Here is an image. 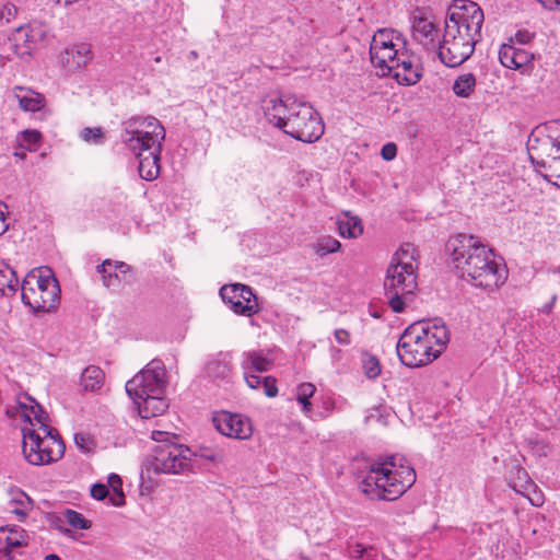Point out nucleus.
<instances>
[{"mask_svg":"<svg viewBox=\"0 0 560 560\" xmlns=\"http://www.w3.org/2000/svg\"><path fill=\"white\" fill-rule=\"evenodd\" d=\"M446 246L457 272L474 285L493 289L505 282L506 269L480 237L457 234L448 240Z\"/></svg>","mask_w":560,"mask_h":560,"instance_id":"f257e3e1","label":"nucleus"},{"mask_svg":"<svg viewBox=\"0 0 560 560\" xmlns=\"http://www.w3.org/2000/svg\"><path fill=\"white\" fill-rule=\"evenodd\" d=\"M267 121L285 135L306 143L316 142L325 131L318 112L294 95L270 96L262 103Z\"/></svg>","mask_w":560,"mask_h":560,"instance_id":"f03ea898","label":"nucleus"},{"mask_svg":"<svg viewBox=\"0 0 560 560\" xmlns=\"http://www.w3.org/2000/svg\"><path fill=\"white\" fill-rule=\"evenodd\" d=\"M416 481V471L401 455L380 457L370 464L360 490L372 500L394 501Z\"/></svg>","mask_w":560,"mask_h":560,"instance_id":"7ed1b4c3","label":"nucleus"},{"mask_svg":"<svg viewBox=\"0 0 560 560\" xmlns=\"http://www.w3.org/2000/svg\"><path fill=\"white\" fill-rule=\"evenodd\" d=\"M448 341V330L441 319L413 323L400 336L397 354L406 366H423L438 359Z\"/></svg>","mask_w":560,"mask_h":560,"instance_id":"20e7f679","label":"nucleus"},{"mask_svg":"<svg viewBox=\"0 0 560 560\" xmlns=\"http://www.w3.org/2000/svg\"><path fill=\"white\" fill-rule=\"evenodd\" d=\"M166 371L160 360H153L126 384L128 396L138 407L141 418L149 419L164 413L168 402L164 397Z\"/></svg>","mask_w":560,"mask_h":560,"instance_id":"39448f33","label":"nucleus"},{"mask_svg":"<svg viewBox=\"0 0 560 560\" xmlns=\"http://www.w3.org/2000/svg\"><path fill=\"white\" fill-rule=\"evenodd\" d=\"M416 247L410 243L402 244L393 255L384 280L385 295L395 313L405 310L417 289Z\"/></svg>","mask_w":560,"mask_h":560,"instance_id":"423d86ee","label":"nucleus"},{"mask_svg":"<svg viewBox=\"0 0 560 560\" xmlns=\"http://www.w3.org/2000/svg\"><path fill=\"white\" fill-rule=\"evenodd\" d=\"M175 434L153 430L151 439L158 443L150 462L152 469L159 474L180 475L192 472L195 453L186 445L174 442Z\"/></svg>","mask_w":560,"mask_h":560,"instance_id":"0eeeda50","label":"nucleus"},{"mask_svg":"<svg viewBox=\"0 0 560 560\" xmlns=\"http://www.w3.org/2000/svg\"><path fill=\"white\" fill-rule=\"evenodd\" d=\"M24 305L33 312H50L60 300V287L52 270L39 267L31 270L21 284Z\"/></svg>","mask_w":560,"mask_h":560,"instance_id":"6e6552de","label":"nucleus"},{"mask_svg":"<svg viewBox=\"0 0 560 560\" xmlns=\"http://www.w3.org/2000/svg\"><path fill=\"white\" fill-rule=\"evenodd\" d=\"M22 450L26 462L34 466L49 465L58 462L65 454V444L54 428L37 430L22 428Z\"/></svg>","mask_w":560,"mask_h":560,"instance_id":"1a4fd4ad","label":"nucleus"},{"mask_svg":"<svg viewBox=\"0 0 560 560\" xmlns=\"http://www.w3.org/2000/svg\"><path fill=\"white\" fill-rule=\"evenodd\" d=\"M165 129L153 116L131 117L124 122L121 141L135 155L141 151H162Z\"/></svg>","mask_w":560,"mask_h":560,"instance_id":"9d476101","label":"nucleus"},{"mask_svg":"<svg viewBox=\"0 0 560 560\" xmlns=\"http://www.w3.org/2000/svg\"><path fill=\"white\" fill-rule=\"evenodd\" d=\"M404 50L405 39L398 32L389 28L378 30L370 45L371 62L377 69V74L389 75L393 65H398L399 56Z\"/></svg>","mask_w":560,"mask_h":560,"instance_id":"9b49d317","label":"nucleus"},{"mask_svg":"<svg viewBox=\"0 0 560 560\" xmlns=\"http://www.w3.org/2000/svg\"><path fill=\"white\" fill-rule=\"evenodd\" d=\"M483 21V11L476 2L455 0L448 8L445 27L479 42Z\"/></svg>","mask_w":560,"mask_h":560,"instance_id":"f8f14e48","label":"nucleus"},{"mask_svg":"<svg viewBox=\"0 0 560 560\" xmlns=\"http://www.w3.org/2000/svg\"><path fill=\"white\" fill-rule=\"evenodd\" d=\"M546 129V136L530 140L529 150L540 158L547 176L560 187V120L550 121Z\"/></svg>","mask_w":560,"mask_h":560,"instance_id":"ddd939ff","label":"nucleus"},{"mask_svg":"<svg viewBox=\"0 0 560 560\" xmlns=\"http://www.w3.org/2000/svg\"><path fill=\"white\" fill-rule=\"evenodd\" d=\"M477 43L467 35L456 34L453 30L445 27L443 39L439 43V58L450 68L458 67L470 58Z\"/></svg>","mask_w":560,"mask_h":560,"instance_id":"4468645a","label":"nucleus"},{"mask_svg":"<svg viewBox=\"0 0 560 560\" xmlns=\"http://www.w3.org/2000/svg\"><path fill=\"white\" fill-rule=\"evenodd\" d=\"M220 295L236 314L252 316L259 311L257 298L248 285L242 283L223 285L220 289Z\"/></svg>","mask_w":560,"mask_h":560,"instance_id":"2eb2a0df","label":"nucleus"},{"mask_svg":"<svg viewBox=\"0 0 560 560\" xmlns=\"http://www.w3.org/2000/svg\"><path fill=\"white\" fill-rule=\"evenodd\" d=\"M217 430L231 439L248 440L253 434V425L249 418L241 413L221 411L213 417Z\"/></svg>","mask_w":560,"mask_h":560,"instance_id":"dca6fc26","label":"nucleus"},{"mask_svg":"<svg viewBox=\"0 0 560 560\" xmlns=\"http://www.w3.org/2000/svg\"><path fill=\"white\" fill-rule=\"evenodd\" d=\"M499 60L505 68L529 73L533 69L534 55L513 44H503L499 50Z\"/></svg>","mask_w":560,"mask_h":560,"instance_id":"f3484780","label":"nucleus"},{"mask_svg":"<svg viewBox=\"0 0 560 560\" xmlns=\"http://www.w3.org/2000/svg\"><path fill=\"white\" fill-rule=\"evenodd\" d=\"M18 405L21 417L28 423L25 427L43 430L48 425V415L42 406L31 396L24 394L19 396Z\"/></svg>","mask_w":560,"mask_h":560,"instance_id":"a211bd4d","label":"nucleus"},{"mask_svg":"<svg viewBox=\"0 0 560 560\" xmlns=\"http://www.w3.org/2000/svg\"><path fill=\"white\" fill-rule=\"evenodd\" d=\"M43 35L44 33L39 25L19 27L11 38L12 49L21 58L30 56Z\"/></svg>","mask_w":560,"mask_h":560,"instance_id":"6ab92c4d","label":"nucleus"},{"mask_svg":"<svg viewBox=\"0 0 560 560\" xmlns=\"http://www.w3.org/2000/svg\"><path fill=\"white\" fill-rule=\"evenodd\" d=\"M10 97L18 103L19 108L24 113L40 112L47 104L44 94L27 86H13L10 91Z\"/></svg>","mask_w":560,"mask_h":560,"instance_id":"aec40b11","label":"nucleus"},{"mask_svg":"<svg viewBox=\"0 0 560 560\" xmlns=\"http://www.w3.org/2000/svg\"><path fill=\"white\" fill-rule=\"evenodd\" d=\"M398 65H393V75L401 84H416L421 78V69L415 56L410 55L406 49L399 56Z\"/></svg>","mask_w":560,"mask_h":560,"instance_id":"412c9836","label":"nucleus"},{"mask_svg":"<svg viewBox=\"0 0 560 560\" xmlns=\"http://www.w3.org/2000/svg\"><path fill=\"white\" fill-rule=\"evenodd\" d=\"M412 37L425 49H435L439 38L436 25L428 18H415L412 22Z\"/></svg>","mask_w":560,"mask_h":560,"instance_id":"4be33fe9","label":"nucleus"},{"mask_svg":"<svg viewBox=\"0 0 560 560\" xmlns=\"http://www.w3.org/2000/svg\"><path fill=\"white\" fill-rule=\"evenodd\" d=\"M30 536L18 525L0 526V552L7 556L19 547L27 546Z\"/></svg>","mask_w":560,"mask_h":560,"instance_id":"5701e85b","label":"nucleus"},{"mask_svg":"<svg viewBox=\"0 0 560 560\" xmlns=\"http://www.w3.org/2000/svg\"><path fill=\"white\" fill-rule=\"evenodd\" d=\"M509 483L515 492L526 497L533 505L542 504L541 493L536 491V486L525 469L517 467L516 478L510 479Z\"/></svg>","mask_w":560,"mask_h":560,"instance_id":"b1692460","label":"nucleus"},{"mask_svg":"<svg viewBox=\"0 0 560 560\" xmlns=\"http://www.w3.org/2000/svg\"><path fill=\"white\" fill-rule=\"evenodd\" d=\"M98 273L102 275L103 284L106 288L115 289L119 287L129 271V266L121 261L104 260L97 266Z\"/></svg>","mask_w":560,"mask_h":560,"instance_id":"393cba45","label":"nucleus"},{"mask_svg":"<svg viewBox=\"0 0 560 560\" xmlns=\"http://www.w3.org/2000/svg\"><path fill=\"white\" fill-rule=\"evenodd\" d=\"M91 59V48L88 44L74 45L61 56V62L68 71H75L85 67Z\"/></svg>","mask_w":560,"mask_h":560,"instance_id":"a878e982","label":"nucleus"},{"mask_svg":"<svg viewBox=\"0 0 560 560\" xmlns=\"http://www.w3.org/2000/svg\"><path fill=\"white\" fill-rule=\"evenodd\" d=\"M273 365L272 359L261 350L246 351L242 354L241 366L243 371L264 373Z\"/></svg>","mask_w":560,"mask_h":560,"instance_id":"bb28decb","label":"nucleus"},{"mask_svg":"<svg viewBox=\"0 0 560 560\" xmlns=\"http://www.w3.org/2000/svg\"><path fill=\"white\" fill-rule=\"evenodd\" d=\"M205 370L207 375L212 378L229 377L232 373V354L219 352L208 360Z\"/></svg>","mask_w":560,"mask_h":560,"instance_id":"cd10ccee","label":"nucleus"},{"mask_svg":"<svg viewBox=\"0 0 560 560\" xmlns=\"http://www.w3.org/2000/svg\"><path fill=\"white\" fill-rule=\"evenodd\" d=\"M139 160V175L145 180H154L160 174L161 151H141V155H136Z\"/></svg>","mask_w":560,"mask_h":560,"instance_id":"c85d7f7f","label":"nucleus"},{"mask_svg":"<svg viewBox=\"0 0 560 560\" xmlns=\"http://www.w3.org/2000/svg\"><path fill=\"white\" fill-rule=\"evenodd\" d=\"M337 225L340 236L345 238H358L363 234L362 220L351 212H343L337 217Z\"/></svg>","mask_w":560,"mask_h":560,"instance_id":"c756f323","label":"nucleus"},{"mask_svg":"<svg viewBox=\"0 0 560 560\" xmlns=\"http://www.w3.org/2000/svg\"><path fill=\"white\" fill-rule=\"evenodd\" d=\"M10 497V503L12 504L10 511L20 520L25 518L33 506L31 498L20 489L12 490Z\"/></svg>","mask_w":560,"mask_h":560,"instance_id":"7c9ffc66","label":"nucleus"},{"mask_svg":"<svg viewBox=\"0 0 560 560\" xmlns=\"http://www.w3.org/2000/svg\"><path fill=\"white\" fill-rule=\"evenodd\" d=\"M19 280L15 271L5 264L0 262V295H11L16 292Z\"/></svg>","mask_w":560,"mask_h":560,"instance_id":"2f4dec72","label":"nucleus"},{"mask_svg":"<svg viewBox=\"0 0 560 560\" xmlns=\"http://www.w3.org/2000/svg\"><path fill=\"white\" fill-rule=\"evenodd\" d=\"M103 382L104 373L98 366L90 365L85 368L81 374V385L84 390H98L103 385Z\"/></svg>","mask_w":560,"mask_h":560,"instance_id":"473e14b6","label":"nucleus"},{"mask_svg":"<svg viewBox=\"0 0 560 560\" xmlns=\"http://www.w3.org/2000/svg\"><path fill=\"white\" fill-rule=\"evenodd\" d=\"M476 77L472 73L458 75L452 86L454 94L462 98L470 97L476 89Z\"/></svg>","mask_w":560,"mask_h":560,"instance_id":"72a5a7b5","label":"nucleus"},{"mask_svg":"<svg viewBox=\"0 0 560 560\" xmlns=\"http://www.w3.org/2000/svg\"><path fill=\"white\" fill-rule=\"evenodd\" d=\"M316 387L313 383H301L296 387L295 398L301 405L302 411L305 416L311 417L313 404L311 398L314 396Z\"/></svg>","mask_w":560,"mask_h":560,"instance_id":"f704fd0d","label":"nucleus"},{"mask_svg":"<svg viewBox=\"0 0 560 560\" xmlns=\"http://www.w3.org/2000/svg\"><path fill=\"white\" fill-rule=\"evenodd\" d=\"M42 140V133L36 129H26L18 133L19 147L26 151H36Z\"/></svg>","mask_w":560,"mask_h":560,"instance_id":"c9c22d12","label":"nucleus"},{"mask_svg":"<svg viewBox=\"0 0 560 560\" xmlns=\"http://www.w3.org/2000/svg\"><path fill=\"white\" fill-rule=\"evenodd\" d=\"M313 247L317 255L326 256L328 254L337 253L340 249L341 244L337 238L330 235H324L316 241Z\"/></svg>","mask_w":560,"mask_h":560,"instance_id":"e433bc0d","label":"nucleus"},{"mask_svg":"<svg viewBox=\"0 0 560 560\" xmlns=\"http://www.w3.org/2000/svg\"><path fill=\"white\" fill-rule=\"evenodd\" d=\"M108 486L112 489V493L109 495V503L114 506H121L125 503V494L122 491V481L121 478L116 474H110L108 476Z\"/></svg>","mask_w":560,"mask_h":560,"instance_id":"4c0bfd02","label":"nucleus"},{"mask_svg":"<svg viewBox=\"0 0 560 560\" xmlns=\"http://www.w3.org/2000/svg\"><path fill=\"white\" fill-rule=\"evenodd\" d=\"M362 369L364 375L370 380H374L381 374L380 361L376 357L371 354L362 357Z\"/></svg>","mask_w":560,"mask_h":560,"instance_id":"58836bf2","label":"nucleus"},{"mask_svg":"<svg viewBox=\"0 0 560 560\" xmlns=\"http://www.w3.org/2000/svg\"><path fill=\"white\" fill-rule=\"evenodd\" d=\"M63 517L65 521L74 529H89L91 527V522L74 510H66Z\"/></svg>","mask_w":560,"mask_h":560,"instance_id":"ea45409f","label":"nucleus"},{"mask_svg":"<svg viewBox=\"0 0 560 560\" xmlns=\"http://www.w3.org/2000/svg\"><path fill=\"white\" fill-rule=\"evenodd\" d=\"M82 140H84L88 143H94L98 144L103 142L104 133L102 128L95 127V128H84L80 133Z\"/></svg>","mask_w":560,"mask_h":560,"instance_id":"a19ab883","label":"nucleus"},{"mask_svg":"<svg viewBox=\"0 0 560 560\" xmlns=\"http://www.w3.org/2000/svg\"><path fill=\"white\" fill-rule=\"evenodd\" d=\"M112 492H109L108 487L104 483H96L91 488V495L98 501H102L106 498L109 499Z\"/></svg>","mask_w":560,"mask_h":560,"instance_id":"79ce46f5","label":"nucleus"},{"mask_svg":"<svg viewBox=\"0 0 560 560\" xmlns=\"http://www.w3.org/2000/svg\"><path fill=\"white\" fill-rule=\"evenodd\" d=\"M244 380L247 386L252 389H259L262 385L264 377L254 374L253 372L243 371Z\"/></svg>","mask_w":560,"mask_h":560,"instance_id":"37998d69","label":"nucleus"},{"mask_svg":"<svg viewBox=\"0 0 560 560\" xmlns=\"http://www.w3.org/2000/svg\"><path fill=\"white\" fill-rule=\"evenodd\" d=\"M261 388L264 389L265 395L268 397H276L278 394L276 380L271 376L264 377Z\"/></svg>","mask_w":560,"mask_h":560,"instance_id":"c03bdc74","label":"nucleus"},{"mask_svg":"<svg viewBox=\"0 0 560 560\" xmlns=\"http://www.w3.org/2000/svg\"><path fill=\"white\" fill-rule=\"evenodd\" d=\"M74 443L83 452H89L92 446L91 438L85 433H75Z\"/></svg>","mask_w":560,"mask_h":560,"instance_id":"a18cd8bd","label":"nucleus"},{"mask_svg":"<svg viewBox=\"0 0 560 560\" xmlns=\"http://www.w3.org/2000/svg\"><path fill=\"white\" fill-rule=\"evenodd\" d=\"M397 155V145L394 142H388L382 147L381 156L385 161H392Z\"/></svg>","mask_w":560,"mask_h":560,"instance_id":"49530a36","label":"nucleus"},{"mask_svg":"<svg viewBox=\"0 0 560 560\" xmlns=\"http://www.w3.org/2000/svg\"><path fill=\"white\" fill-rule=\"evenodd\" d=\"M336 341L341 346H349L351 343L350 332L346 329L339 328L334 331Z\"/></svg>","mask_w":560,"mask_h":560,"instance_id":"de8ad7c7","label":"nucleus"},{"mask_svg":"<svg viewBox=\"0 0 560 560\" xmlns=\"http://www.w3.org/2000/svg\"><path fill=\"white\" fill-rule=\"evenodd\" d=\"M516 43L521 45H526L532 42L534 38V34L528 31H517L514 36Z\"/></svg>","mask_w":560,"mask_h":560,"instance_id":"09e8293b","label":"nucleus"},{"mask_svg":"<svg viewBox=\"0 0 560 560\" xmlns=\"http://www.w3.org/2000/svg\"><path fill=\"white\" fill-rule=\"evenodd\" d=\"M7 210V205L0 200V235L3 234L9 228L5 217Z\"/></svg>","mask_w":560,"mask_h":560,"instance_id":"8fccbe9b","label":"nucleus"},{"mask_svg":"<svg viewBox=\"0 0 560 560\" xmlns=\"http://www.w3.org/2000/svg\"><path fill=\"white\" fill-rule=\"evenodd\" d=\"M545 9L553 11L560 8V0H536Z\"/></svg>","mask_w":560,"mask_h":560,"instance_id":"3c124183","label":"nucleus"},{"mask_svg":"<svg viewBox=\"0 0 560 560\" xmlns=\"http://www.w3.org/2000/svg\"><path fill=\"white\" fill-rule=\"evenodd\" d=\"M323 408L325 411H327L328 413H330L331 411L338 409L336 407V401L334 398L331 397H327L323 400Z\"/></svg>","mask_w":560,"mask_h":560,"instance_id":"603ef678","label":"nucleus"},{"mask_svg":"<svg viewBox=\"0 0 560 560\" xmlns=\"http://www.w3.org/2000/svg\"><path fill=\"white\" fill-rule=\"evenodd\" d=\"M16 12V9L13 4H7L4 5L3 10L0 13L1 18H7V20L10 19V16L14 15Z\"/></svg>","mask_w":560,"mask_h":560,"instance_id":"864d4df0","label":"nucleus"},{"mask_svg":"<svg viewBox=\"0 0 560 560\" xmlns=\"http://www.w3.org/2000/svg\"><path fill=\"white\" fill-rule=\"evenodd\" d=\"M14 156L21 159V160H24L26 158V153H25V150L21 149L19 151H15L14 152Z\"/></svg>","mask_w":560,"mask_h":560,"instance_id":"5fc2aeb1","label":"nucleus"},{"mask_svg":"<svg viewBox=\"0 0 560 560\" xmlns=\"http://www.w3.org/2000/svg\"><path fill=\"white\" fill-rule=\"evenodd\" d=\"M55 1L57 4L69 5V4L77 2L78 0H55Z\"/></svg>","mask_w":560,"mask_h":560,"instance_id":"6e6d98bb","label":"nucleus"},{"mask_svg":"<svg viewBox=\"0 0 560 560\" xmlns=\"http://www.w3.org/2000/svg\"><path fill=\"white\" fill-rule=\"evenodd\" d=\"M330 353H331V357H332V358H336V357H338V355H339L340 350H339V349H337L336 347H331V348H330Z\"/></svg>","mask_w":560,"mask_h":560,"instance_id":"4d7b16f0","label":"nucleus"},{"mask_svg":"<svg viewBox=\"0 0 560 560\" xmlns=\"http://www.w3.org/2000/svg\"><path fill=\"white\" fill-rule=\"evenodd\" d=\"M45 560H60V558L56 555H48L46 556Z\"/></svg>","mask_w":560,"mask_h":560,"instance_id":"13d9d810","label":"nucleus"},{"mask_svg":"<svg viewBox=\"0 0 560 560\" xmlns=\"http://www.w3.org/2000/svg\"><path fill=\"white\" fill-rule=\"evenodd\" d=\"M161 60H162V58H161L160 56H158V57H155V58H154V61H155V62H161Z\"/></svg>","mask_w":560,"mask_h":560,"instance_id":"bf43d9fd","label":"nucleus"},{"mask_svg":"<svg viewBox=\"0 0 560 560\" xmlns=\"http://www.w3.org/2000/svg\"><path fill=\"white\" fill-rule=\"evenodd\" d=\"M63 533H65V535L69 536L71 534V530L70 529H66Z\"/></svg>","mask_w":560,"mask_h":560,"instance_id":"052dcab7","label":"nucleus"}]
</instances>
